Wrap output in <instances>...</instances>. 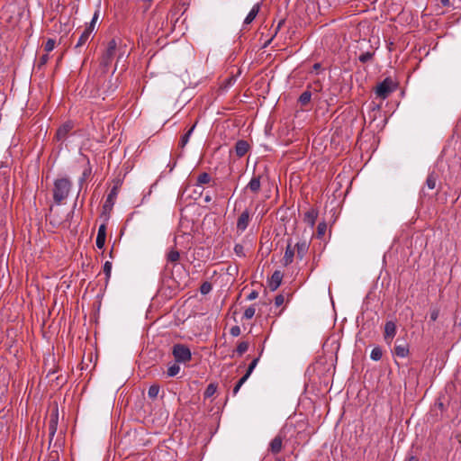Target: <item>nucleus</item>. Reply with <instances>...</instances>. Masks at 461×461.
Here are the masks:
<instances>
[{
	"instance_id": "obj_1",
	"label": "nucleus",
	"mask_w": 461,
	"mask_h": 461,
	"mask_svg": "<svg viewBox=\"0 0 461 461\" xmlns=\"http://www.w3.org/2000/svg\"><path fill=\"white\" fill-rule=\"evenodd\" d=\"M72 182L68 177L57 178L53 183V200L56 204L63 203L68 198Z\"/></svg>"
},
{
	"instance_id": "obj_2",
	"label": "nucleus",
	"mask_w": 461,
	"mask_h": 461,
	"mask_svg": "<svg viewBox=\"0 0 461 461\" xmlns=\"http://www.w3.org/2000/svg\"><path fill=\"white\" fill-rule=\"evenodd\" d=\"M395 86L393 81L390 77H386L381 83H379L375 88V95L381 100L386 99L393 91Z\"/></svg>"
},
{
	"instance_id": "obj_3",
	"label": "nucleus",
	"mask_w": 461,
	"mask_h": 461,
	"mask_svg": "<svg viewBox=\"0 0 461 461\" xmlns=\"http://www.w3.org/2000/svg\"><path fill=\"white\" fill-rule=\"evenodd\" d=\"M172 354L176 362L185 363L192 357L189 348L184 344H176L172 348Z\"/></svg>"
},
{
	"instance_id": "obj_4",
	"label": "nucleus",
	"mask_w": 461,
	"mask_h": 461,
	"mask_svg": "<svg viewBox=\"0 0 461 461\" xmlns=\"http://www.w3.org/2000/svg\"><path fill=\"white\" fill-rule=\"evenodd\" d=\"M116 48H117L116 41L114 39L111 40L107 44L105 51L102 55L101 61H100L102 66L106 68L112 63L113 57L115 55Z\"/></svg>"
},
{
	"instance_id": "obj_5",
	"label": "nucleus",
	"mask_w": 461,
	"mask_h": 461,
	"mask_svg": "<svg viewBox=\"0 0 461 461\" xmlns=\"http://www.w3.org/2000/svg\"><path fill=\"white\" fill-rule=\"evenodd\" d=\"M251 221V212L249 209H245L238 217L236 229L237 232L241 234L243 233Z\"/></svg>"
},
{
	"instance_id": "obj_6",
	"label": "nucleus",
	"mask_w": 461,
	"mask_h": 461,
	"mask_svg": "<svg viewBox=\"0 0 461 461\" xmlns=\"http://www.w3.org/2000/svg\"><path fill=\"white\" fill-rule=\"evenodd\" d=\"M393 353L398 357H406L410 353L408 343L396 339Z\"/></svg>"
},
{
	"instance_id": "obj_7",
	"label": "nucleus",
	"mask_w": 461,
	"mask_h": 461,
	"mask_svg": "<svg viewBox=\"0 0 461 461\" xmlns=\"http://www.w3.org/2000/svg\"><path fill=\"white\" fill-rule=\"evenodd\" d=\"M74 123L72 122H66L63 123L56 132V139L62 141L67 139L68 134L73 130Z\"/></svg>"
},
{
	"instance_id": "obj_8",
	"label": "nucleus",
	"mask_w": 461,
	"mask_h": 461,
	"mask_svg": "<svg viewBox=\"0 0 461 461\" xmlns=\"http://www.w3.org/2000/svg\"><path fill=\"white\" fill-rule=\"evenodd\" d=\"M294 254H295V248L293 246L292 240H288L287 245L285 248V255L283 258V265L285 267H287L293 263Z\"/></svg>"
},
{
	"instance_id": "obj_9",
	"label": "nucleus",
	"mask_w": 461,
	"mask_h": 461,
	"mask_svg": "<svg viewBox=\"0 0 461 461\" xmlns=\"http://www.w3.org/2000/svg\"><path fill=\"white\" fill-rule=\"evenodd\" d=\"M294 247L295 248L296 258L302 260L309 250L310 243L303 240L296 242Z\"/></svg>"
},
{
	"instance_id": "obj_10",
	"label": "nucleus",
	"mask_w": 461,
	"mask_h": 461,
	"mask_svg": "<svg viewBox=\"0 0 461 461\" xmlns=\"http://www.w3.org/2000/svg\"><path fill=\"white\" fill-rule=\"evenodd\" d=\"M396 335V325L393 321H388L384 325V340L390 344Z\"/></svg>"
},
{
	"instance_id": "obj_11",
	"label": "nucleus",
	"mask_w": 461,
	"mask_h": 461,
	"mask_svg": "<svg viewBox=\"0 0 461 461\" xmlns=\"http://www.w3.org/2000/svg\"><path fill=\"white\" fill-rule=\"evenodd\" d=\"M283 273L280 270H276L269 279L268 286L271 291H276L281 285L283 280Z\"/></svg>"
},
{
	"instance_id": "obj_12",
	"label": "nucleus",
	"mask_w": 461,
	"mask_h": 461,
	"mask_svg": "<svg viewBox=\"0 0 461 461\" xmlns=\"http://www.w3.org/2000/svg\"><path fill=\"white\" fill-rule=\"evenodd\" d=\"M261 176L254 175L249 184L247 185L245 189L249 190L253 194H258L261 188Z\"/></svg>"
},
{
	"instance_id": "obj_13",
	"label": "nucleus",
	"mask_w": 461,
	"mask_h": 461,
	"mask_svg": "<svg viewBox=\"0 0 461 461\" xmlns=\"http://www.w3.org/2000/svg\"><path fill=\"white\" fill-rule=\"evenodd\" d=\"M106 239V225L104 223L101 224L98 228L97 237L95 240L96 247L98 249H103L105 244Z\"/></svg>"
},
{
	"instance_id": "obj_14",
	"label": "nucleus",
	"mask_w": 461,
	"mask_h": 461,
	"mask_svg": "<svg viewBox=\"0 0 461 461\" xmlns=\"http://www.w3.org/2000/svg\"><path fill=\"white\" fill-rule=\"evenodd\" d=\"M117 194H118V188L116 186H113L110 193L108 194L107 195V198H106V201L104 204V210H111L112 207L113 206L114 204V201L117 197Z\"/></svg>"
},
{
	"instance_id": "obj_15",
	"label": "nucleus",
	"mask_w": 461,
	"mask_h": 461,
	"mask_svg": "<svg viewBox=\"0 0 461 461\" xmlns=\"http://www.w3.org/2000/svg\"><path fill=\"white\" fill-rule=\"evenodd\" d=\"M283 438L280 435L276 436L269 445V450L273 454H278L282 450Z\"/></svg>"
},
{
	"instance_id": "obj_16",
	"label": "nucleus",
	"mask_w": 461,
	"mask_h": 461,
	"mask_svg": "<svg viewBox=\"0 0 461 461\" xmlns=\"http://www.w3.org/2000/svg\"><path fill=\"white\" fill-rule=\"evenodd\" d=\"M249 145L246 140H240L235 144V152L239 158L243 157L249 151Z\"/></svg>"
},
{
	"instance_id": "obj_17",
	"label": "nucleus",
	"mask_w": 461,
	"mask_h": 461,
	"mask_svg": "<svg viewBox=\"0 0 461 461\" xmlns=\"http://www.w3.org/2000/svg\"><path fill=\"white\" fill-rule=\"evenodd\" d=\"M318 217V212L315 209H310L304 213L303 221L312 228L315 225Z\"/></svg>"
},
{
	"instance_id": "obj_18",
	"label": "nucleus",
	"mask_w": 461,
	"mask_h": 461,
	"mask_svg": "<svg viewBox=\"0 0 461 461\" xmlns=\"http://www.w3.org/2000/svg\"><path fill=\"white\" fill-rule=\"evenodd\" d=\"M91 174H92V167L90 166L89 159H86L85 168H84L82 175L78 180V184H79L80 187H82L83 184L88 179V177L91 176Z\"/></svg>"
},
{
	"instance_id": "obj_19",
	"label": "nucleus",
	"mask_w": 461,
	"mask_h": 461,
	"mask_svg": "<svg viewBox=\"0 0 461 461\" xmlns=\"http://www.w3.org/2000/svg\"><path fill=\"white\" fill-rule=\"evenodd\" d=\"M260 10V4L258 3L253 5L249 13L248 14L247 17L244 20V24H249L253 22V20L258 15V12Z\"/></svg>"
},
{
	"instance_id": "obj_20",
	"label": "nucleus",
	"mask_w": 461,
	"mask_h": 461,
	"mask_svg": "<svg viewBox=\"0 0 461 461\" xmlns=\"http://www.w3.org/2000/svg\"><path fill=\"white\" fill-rule=\"evenodd\" d=\"M312 92L308 88L301 94L298 98V102L302 106H306L310 104L312 99Z\"/></svg>"
},
{
	"instance_id": "obj_21",
	"label": "nucleus",
	"mask_w": 461,
	"mask_h": 461,
	"mask_svg": "<svg viewBox=\"0 0 461 461\" xmlns=\"http://www.w3.org/2000/svg\"><path fill=\"white\" fill-rule=\"evenodd\" d=\"M437 181H438V176L436 175L435 172H431L429 174V176L426 179L425 185L427 186L428 189L433 190L437 186Z\"/></svg>"
},
{
	"instance_id": "obj_22",
	"label": "nucleus",
	"mask_w": 461,
	"mask_h": 461,
	"mask_svg": "<svg viewBox=\"0 0 461 461\" xmlns=\"http://www.w3.org/2000/svg\"><path fill=\"white\" fill-rule=\"evenodd\" d=\"M90 38V34L88 32H83L77 42V44L75 45V49L78 51H80L81 48L87 42V41L89 40Z\"/></svg>"
},
{
	"instance_id": "obj_23",
	"label": "nucleus",
	"mask_w": 461,
	"mask_h": 461,
	"mask_svg": "<svg viewBox=\"0 0 461 461\" xmlns=\"http://www.w3.org/2000/svg\"><path fill=\"white\" fill-rule=\"evenodd\" d=\"M211 181H212V177H211L210 174H208L207 172H203L197 176L196 185H207V184H210Z\"/></svg>"
},
{
	"instance_id": "obj_24",
	"label": "nucleus",
	"mask_w": 461,
	"mask_h": 461,
	"mask_svg": "<svg viewBox=\"0 0 461 461\" xmlns=\"http://www.w3.org/2000/svg\"><path fill=\"white\" fill-rule=\"evenodd\" d=\"M180 259V253L178 250L172 249L167 254V261L169 263H176Z\"/></svg>"
},
{
	"instance_id": "obj_25",
	"label": "nucleus",
	"mask_w": 461,
	"mask_h": 461,
	"mask_svg": "<svg viewBox=\"0 0 461 461\" xmlns=\"http://www.w3.org/2000/svg\"><path fill=\"white\" fill-rule=\"evenodd\" d=\"M195 127V124L193 125L180 139V141H179V147L180 148H184L189 141V138L191 136V134L193 133L194 131V129Z\"/></svg>"
},
{
	"instance_id": "obj_26",
	"label": "nucleus",
	"mask_w": 461,
	"mask_h": 461,
	"mask_svg": "<svg viewBox=\"0 0 461 461\" xmlns=\"http://www.w3.org/2000/svg\"><path fill=\"white\" fill-rule=\"evenodd\" d=\"M375 51L363 52L358 56V60L363 64L367 63L373 59Z\"/></svg>"
},
{
	"instance_id": "obj_27",
	"label": "nucleus",
	"mask_w": 461,
	"mask_h": 461,
	"mask_svg": "<svg viewBox=\"0 0 461 461\" xmlns=\"http://www.w3.org/2000/svg\"><path fill=\"white\" fill-rule=\"evenodd\" d=\"M217 391V385L213 383H211L207 385L204 393H203V398L207 399L212 397Z\"/></svg>"
},
{
	"instance_id": "obj_28",
	"label": "nucleus",
	"mask_w": 461,
	"mask_h": 461,
	"mask_svg": "<svg viewBox=\"0 0 461 461\" xmlns=\"http://www.w3.org/2000/svg\"><path fill=\"white\" fill-rule=\"evenodd\" d=\"M159 390H160V387L158 384H154L152 385L149 386V390H148V395L150 399H155L158 397V393H159Z\"/></svg>"
},
{
	"instance_id": "obj_29",
	"label": "nucleus",
	"mask_w": 461,
	"mask_h": 461,
	"mask_svg": "<svg viewBox=\"0 0 461 461\" xmlns=\"http://www.w3.org/2000/svg\"><path fill=\"white\" fill-rule=\"evenodd\" d=\"M307 88L313 93H320L322 90V84L320 80L313 81L312 84L307 86Z\"/></svg>"
},
{
	"instance_id": "obj_30",
	"label": "nucleus",
	"mask_w": 461,
	"mask_h": 461,
	"mask_svg": "<svg viewBox=\"0 0 461 461\" xmlns=\"http://www.w3.org/2000/svg\"><path fill=\"white\" fill-rule=\"evenodd\" d=\"M383 357V351L382 349L379 348V347H375L372 349L371 351V354H370V357L375 360V361H378L382 358Z\"/></svg>"
},
{
	"instance_id": "obj_31",
	"label": "nucleus",
	"mask_w": 461,
	"mask_h": 461,
	"mask_svg": "<svg viewBox=\"0 0 461 461\" xmlns=\"http://www.w3.org/2000/svg\"><path fill=\"white\" fill-rule=\"evenodd\" d=\"M249 349V343L247 341H241L238 344L236 353L239 356H242Z\"/></svg>"
},
{
	"instance_id": "obj_32",
	"label": "nucleus",
	"mask_w": 461,
	"mask_h": 461,
	"mask_svg": "<svg viewBox=\"0 0 461 461\" xmlns=\"http://www.w3.org/2000/svg\"><path fill=\"white\" fill-rule=\"evenodd\" d=\"M180 371V366L177 364H173L167 368V376L173 377L176 376Z\"/></svg>"
},
{
	"instance_id": "obj_33",
	"label": "nucleus",
	"mask_w": 461,
	"mask_h": 461,
	"mask_svg": "<svg viewBox=\"0 0 461 461\" xmlns=\"http://www.w3.org/2000/svg\"><path fill=\"white\" fill-rule=\"evenodd\" d=\"M212 289V285L210 282L205 281L200 286V293L203 295L208 294Z\"/></svg>"
},
{
	"instance_id": "obj_34",
	"label": "nucleus",
	"mask_w": 461,
	"mask_h": 461,
	"mask_svg": "<svg viewBox=\"0 0 461 461\" xmlns=\"http://www.w3.org/2000/svg\"><path fill=\"white\" fill-rule=\"evenodd\" d=\"M258 360H259L258 357H256V358H254L252 360V362L249 364V367L247 369L246 374L243 376H245L247 379L250 376V375L252 374L253 370L257 366V365L258 363Z\"/></svg>"
},
{
	"instance_id": "obj_35",
	"label": "nucleus",
	"mask_w": 461,
	"mask_h": 461,
	"mask_svg": "<svg viewBox=\"0 0 461 461\" xmlns=\"http://www.w3.org/2000/svg\"><path fill=\"white\" fill-rule=\"evenodd\" d=\"M56 41L53 39H49L44 44V52L50 53L55 48Z\"/></svg>"
},
{
	"instance_id": "obj_36",
	"label": "nucleus",
	"mask_w": 461,
	"mask_h": 461,
	"mask_svg": "<svg viewBox=\"0 0 461 461\" xmlns=\"http://www.w3.org/2000/svg\"><path fill=\"white\" fill-rule=\"evenodd\" d=\"M327 230V224L325 221L320 222L317 226V236L318 238H321L324 236Z\"/></svg>"
},
{
	"instance_id": "obj_37",
	"label": "nucleus",
	"mask_w": 461,
	"mask_h": 461,
	"mask_svg": "<svg viewBox=\"0 0 461 461\" xmlns=\"http://www.w3.org/2000/svg\"><path fill=\"white\" fill-rule=\"evenodd\" d=\"M50 59V56H49V53L45 52L44 54H42L40 58H39V61H38V68H41V67L45 66L48 61Z\"/></svg>"
},
{
	"instance_id": "obj_38",
	"label": "nucleus",
	"mask_w": 461,
	"mask_h": 461,
	"mask_svg": "<svg viewBox=\"0 0 461 461\" xmlns=\"http://www.w3.org/2000/svg\"><path fill=\"white\" fill-rule=\"evenodd\" d=\"M255 312H256L255 307L249 306L245 310L243 317L247 320H249V319L253 318V316L255 315Z\"/></svg>"
},
{
	"instance_id": "obj_39",
	"label": "nucleus",
	"mask_w": 461,
	"mask_h": 461,
	"mask_svg": "<svg viewBox=\"0 0 461 461\" xmlns=\"http://www.w3.org/2000/svg\"><path fill=\"white\" fill-rule=\"evenodd\" d=\"M112 271V263L110 261H106L104 265V273L106 276V280H108L111 276Z\"/></svg>"
},
{
	"instance_id": "obj_40",
	"label": "nucleus",
	"mask_w": 461,
	"mask_h": 461,
	"mask_svg": "<svg viewBox=\"0 0 461 461\" xmlns=\"http://www.w3.org/2000/svg\"><path fill=\"white\" fill-rule=\"evenodd\" d=\"M248 379L245 377V376H242L239 381L238 383L236 384V385L234 386L233 388V391H232V394L233 395H236L239 392V390L240 389V387L242 386V384L247 381Z\"/></svg>"
},
{
	"instance_id": "obj_41",
	"label": "nucleus",
	"mask_w": 461,
	"mask_h": 461,
	"mask_svg": "<svg viewBox=\"0 0 461 461\" xmlns=\"http://www.w3.org/2000/svg\"><path fill=\"white\" fill-rule=\"evenodd\" d=\"M234 252L240 258L245 257L244 247L241 244H236L234 246Z\"/></svg>"
},
{
	"instance_id": "obj_42",
	"label": "nucleus",
	"mask_w": 461,
	"mask_h": 461,
	"mask_svg": "<svg viewBox=\"0 0 461 461\" xmlns=\"http://www.w3.org/2000/svg\"><path fill=\"white\" fill-rule=\"evenodd\" d=\"M230 334L233 337H238L240 335V328L237 325L232 326L230 330Z\"/></svg>"
},
{
	"instance_id": "obj_43",
	"label": "nucleus",
	"mask_w": 461,
	"mask_h": 461,
	"mask_svg": "<svg viewBox=\"0 0 461 461\" xmlns=\"http://www.w3.org/2000/svg\"><path fill=\"white\" fill-rule=\"evenodd\" d=\"M285 302V296L283 294H278L275 298V305L276 307L281 306Z\"/></svg>"
},
{
	"instance_id": "obj_44",
	"label": "nucleus",
	"mask_w": 461,
	"mask_h": 461,
	"mask_svg": "<svg viewBox=\"0 0 461 461\" xmlns=\"http://www.w3.org/2000/svg\"><path fill=\"white\" fill-rule=\"evenodd\" d=\"M321 63H315V64L312 66V69H311L310 73L319 74V72H320V70H321Z\"/></svg>"
},
{
	"instance_id": "obj_45",
	"label": "nucleus",
	"mask_w": 461,
	"mask_h": 461,
	"mask_svg": "<svg viewBox=\"0 0 461 461\" xmlns=\"http://www.w3.org/2000/svg\"><path fill=\"white\" fill-rule=\"evenodd\" d=\"M438 314H439L438 310H436V309H435V310L431 311V312H430V316H429V317H430V320H431L432 321H435L438 319Z\"/></svg>"
},
{
	"instance_id": "obj_46",
	"label": "nucleus",
	"mask_w": 461,
	"mask_h": 461,
	"mask_svg": "<svg viewBox=\"0 0 461 461\" xmlns=\"http://www.w3.org/2000/svg\"><path fill=\"white\" fill-rule=\"evenodd\" d=\"M95 25L94 23H90L86 28L84 30L85 32H88L89 34L91 35V33L93 32L94 29H95Z\"/></svg>"
},
{
	"instance_id": "obj_47",
	"label": "nucleus",
	"mask_w": 461,
	"mask_h": 461,
	"mask_svg": "<svg viewBox=\"0 0 461 461\" xmlns=\"http://www.w3.org/2000/svg\"><path fill=\"white\" fill-rule=\"evenodd\" d=\"M258 294L257 291H252L249 295H248V300H254L258 297Z\"/></svg>"
},
{
	"instance_id": "obj_48",
	"label": "nucleus",
	"mask_w": 461,
	"mask_h": 461,
	"mask_svg": "<svg viewBox=\"0 0 461 461\" xmlns=\"http://www.w3.org/2000/svg\"><path fill=\"white\" fill-rule=\"evenodd\" d=\"M98 17H99V11H96L95 14H94V16L92 18V21L90 23L95 24L97 20H98Z\"/></svg>"
},
{
	"instance_id": "obj_49",
	"label": "nucleus",
	"mask_w": 461,
	"mask_h": 461,
	"mask_svg": "<svg viewBox=\"0 0 461 461\" xmlns=\"http://www.w3.org/2000/svg\"><path fill=\"white\" fill-rule=\"evenodd\" d=\"M50 435L51 436H54L55 432H56V423L55 422H52L50 425Z\"/></svg>"
},
{
	"instance_id": "obj_50",
	"label": "nucleus",
	"mask_w": 461,
	"mask_h": 461,
	"mask_svg": "<svg viewBox=\"0 0 461 461\" xmlns=\"http://www.w3.org/2000/svg\"><path fill=\"white\" fill-rule=\"evenodd\" d=\"M285 23V20H280L277 26H276V33L277 32V31L280 30V28L282 27V25Z\"/></svg>"
},
{
	"instance_id": "obj_51",
	"label": "nucleus",
	"mask_w": 461,
	"mask_h": 461,
	"mask_svg": "<svg viewBox=\"0 0 461 461\" xmlns=\"http://www.w3.org/2000/svg\"><path fill=\"white\" fill-rule=\"evenodd\" d=\"M440 3L443 6H449L450 5V0H440Z\"/></svg>"
},
{
	"instance_id": "obj_52",
	"label": "nucleus",
	"mask_w": 461,
	"mask_h": 461,
	"mask_svg": "<svg viewBox=\"0 0 461 461\" xmlns=\"http://www.w3.org/2000/svg\"><path fill=\"white\" fill-rule=\"evenodd\" d=\"M407 461H419V459L416 456H411L407 459Z\"/></svg>"
},
{
	"instance_id": "obj_53",
	"label": "nucleus",
	"mask_w": 461,
	"mask_h": 461,
	"mask_svg": "<svg viewBox=\"0 0 461 461\" xmlns=\"http://www.w3.org/2000/svg\"><path fill=\"white\" fill-rule=\"evenodd\" d=\"M211 200H212V198H211V196H210V195H206V196L204 197V201H205L206 203L211 202Z\"/></svg>"
},
{
	"instance_id": "obj_54",
	"label": "nucleus",
	"mask_w": 461,
	"mask_h": 461,
	"mask_svg": "<svg viewBox=\"0 0 461 461\" xmlns=\"http://www.w3.org/2000/svg\"><path fill=\"white\" fill-rule=\"evenodd\" d=\"M50 224H56V223H57V222H55V221H54L53 220H51V219L50 220Z\"/></svg>"
},
{
	"instance_id": "obj_55",
	"label": "nucleus",
	"mask_w": 461,
	"mask_h": 461,
	"mask_svg": "<svg viewBox=\"0 0 461 461\" xmlns=\"http://www.w3.org/2000/svg\"><path fill=\"white\" fill-rule=\"evenodd\" d=\"M51 461H58V460H56V459H52Z\"/></svg>"
}]
</instances>
